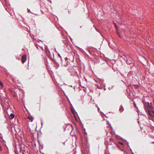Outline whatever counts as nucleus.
<instances>
[{
    "label": "nucleus",
    "instance_id": "nucleus-1",
    "mask_svg": "<svg viewBox=\"0 0 154 154\" xmlns=\"http://www.w3.org/2000/svg\"><path fill=\"white\" fill-rule=\"evenodd\" d=\"M95 82L98 84H96L97 88L99 89H102L104 86L103 82V80L102 79H98L95 80Z\"/></svg>",
    "mask_w": 154,
    "mask_h": 154
},
{
    "label": "nucleus",
    "instance_id": "nucleus-2",
    "mask_svg": "<svg viewBox=\"0 0 154 154\" xmlns=\"http://www.w3.org/2000/svg\"><path fill=\"white\" fill-rule=\"evenodd\" d=\"M46 53L49 58L51 60L53 59L52 55L51 54V53L48 49L46 50Z\"/></svg>",
    "mask_w": 154,
    "mask_h": 154
},
{
    "label": "nucleus",
    "instance_id": "nucleus-3",
    "mask_svg": "<svg viewBox=\"0 0 154 154\" xmlns=\"http://www.w3.org/2000/svg\"><path fill=\"white\" fill-rule=\"evenodd\" d=\"M126 63L128 64H130L132 63V59L130 57H128L127 58Z\"/></svg>",
    "mask_w": 154,
    "mask_h": 154
},
{
    "label": "nucleus",
    "instance_id": "nucleus-4",
    "mask_svg": "<svg viewBox=\"0 0 154 154\" xmlns=\"http://www.w3.org/2000/svg\"><path fill=\"white\" fill-rule=\"evenodd\" d=\"M26 54L22 56L21 58V61L22 63H23L26 61Z\"/></svg>",
    "mask_w": 154,
    "mask_h": 154
},
{
    "label": "nucleus",
    "instance_id": "nucleus-5",
    "mask_svg": "<svg viewBox=\"0 0 154 154\" xmlns=\"http://www.w3.org/2000/svg\"><path fill=\"white\" fill-rule=\"evenodd\" d=\"M148 113L149 116L152 117L154 116V111L152 110L151 111H150L148 110Z\"/></svg>",
    "mask_w": 154,
    "mask_h": 154
},
{
    "label": "nucleus",
    "instance_id": "nucleus-6",
    "mask_svg": "<svg viewBox=\"0 0 154 154\" xmlns=\"http://www.w3.org/2000/svg\"><path fill=\"white\" fill-rule=\"evenodd\" d=\"M145 106L148 108H150L152 107V106L148 102L145 103Z\"/></svg>",
    "mask_w": 154,
    "mask_h": 154
},
{
    "label": "nucleus",
    "instance_id": "nucleus-7",
    "mask_svg": "<svg viewBox=\"0 0 154 154\" xmlns=\"http://www.w3.org/2000/svg\"><path fill=\"white\" fill-rule=\"evenodd\" d=\"M27 119L28 121L32 122L33 121V118L32 116H28L27 118Z\"/></svg>",
    "mask_w": 154,
    "mask_h": 154
},
{
    "label": "nucleus",
    "instance_id": "nucleus-8",
    "mask_svg": "<svg viewBox=\"0 0 154 154\" xmlns=\"http://www.w3.org/2000/svg\"><path fill=\"white\" fill-rule=\"evenodd\" d=\"M114 144L116 145V146L119 148H120L119 146V144H120L122 145H123V144L122 142H119L118 143H114Z\"/></svg>",
    "mask_w": 154,
    "mask_h": 154
},
{
    "label": "nucleus",
    "instance_id": "nucleus-9",
    "mask_svg": "<svg viewBox=\"0 0 154 154\" xmlns=\"http://www.w3.org/2000/svg\"><path fill=\"white\" fill-rule=\"evenodd\" d=\"M63 43L66 46L69 44V41L68 40L63 41Z\"/></svg>",
    "mask_w": 154,
    "mask_h": 154
},
{
    "label": "nucleus",
    "instance_id": "nucleus-10",
    "mask_svg": "<svg viewBox=\"0 0 154 154\" xmlns=\"http://www.w3.org/2000/svg\"><path fill=\"white\" fill-rule=\"evenodd\" d=\"M124 110L123 107L122 105H121L120 107L119 110L121 112H122L124 111Z\"/></svg>",
    "mask_w": 154,
    "mask_h": 154
},
{
    "label": "nucleus",
    "instance_id": "nucleus-11",
    "mask_svg": "<svg viewBox=\"0 0 154 154\" xmlns=\"http://www.w3.org/2000/svg\"><path fill=\"white\" fill-rule=\"evenodd\" d=\"M53 62L58 67H59V64L57 62L56 60H55L54 59L53 60Z\"/></svg>",
    "mask_w": 154,
    "mask_h": 154
},
{
    "label": "nucleus",
    "instance_id": "nucleus-12",
    "mask_svg": "<svg viewBox=\"0 0 154 154\" xmlns=\"http://www.w3.org/2000/svg\"><path fill=\"white\" fill-rule=\"evenodd\" d=\"M68 69L70 72H75V69L73 68V67H72L70 69Z\"/></svg>",
    "mask_w": 154,
    "mask_h": 154
},
{
    "label": "nucleus",
    "instance_id": "nucleus-13",
    "mask_svg": "<svg viewBox=\"0 0 154 154\" xmlns=\"http://www.w3.org/2000/svg\"><path fill=\"white\" fill-rule=\"evenodd\" d=\"M69 47L70 48H71V45L69 44L68 45L66 46V48L68 49V51H70V49L69 48Z\"/></svg>",
    "mask_w": 154,
    "mask_h": 154
},
{
    "label": "nucleus",
    "instance_id": "nucleus-14",
    "mask_svg": "<svg viewBox=\"0 0 154 154\" xmlns=\"http://www.w3.org/2000/svg\"><path fill=\"white\" fill-rule=\"evenodd\" d=\"M0 85L1 86L2 88H3L4 87V85L3 83L0 81Z\"/></svg>",
    "mask_w": 154,
    "mask_h": 154
},
{
    "label": "nucleus",
    "instance_id": "nucleus-15",
    "mask_svg": "<svg viewBox=\"0 0 154 154\" xmlns=\"http://www.w3.org/2000/svg\"><path fill=\"white\" fill-rule=\"evenodd\" d=\"M10 116L11 118H13L14 116V115L13 113H11L10 114Z\"/></svg>",
    "mask_w": 154,
    "mask_h": 154
},
{
    "label": "nucleus",
    "instance_id": "nucleus-16",
    "mask_svg": "<svg viewBox=\"0 0 154 154\" xmlns=\"http://www.w3.org/2000/svg\"><path fill=\"white\" fill-rule=\"evenodd\" d=\"M109 140L112 142H113L114 141L112 137H110Z\"/></svg>",
    "mask_w": 154,
    "mask_h": 154
},
{
    "label": "nucleus",
    "instance_id": "nucleus-17",
    "mask_svg": "<svg viewBox=\"0 0 154 154\" xmlns=\"http://www.w3.org/2000/svg\"><path fill=\"white\" fill-rule=\"evenodd\" d=\"M118 35L120 37V33L118 32L117 31H116Z\"/></svg>",
    "mask_w": 154,
    "mask_h": 154
},
{
    "label": "nucleus",
    "instance_id": "nucleus-18",
    "mask_svg": "<svg viewBox=\"0 0 154 154\" xmlns=\"http://www.w3.org/2000/svg\"><path fill=\"white\" fill-rule=\"evenodd\" d=\"M48 49V48L47 47H45V51L46 52V49L47 50Z\"/></svg>",
    "mask_w": 154,
    "mask_h": 154
},
{
    "label": "nucleus",
    "instance_id": "nucleus-19",
    "mask_svg": "<svg viewBox=\"0 0 154 154\" xmlns=\"http://www.w3.org/2000/svg\"><path fill=\"white\" fill-rule=\"evenodd\" d=\"M1 149H2L1 147V146H0V151H1Z\"/></svg>",
    "mask_w": 154,
    "mask_h": 154
},
{
    "label": "nucleus",
    "instance_id": "nucleus-20",
    "mask_svg": "<svg viewBox=\"0 0 154 154\" xmlns=\"http://www.w3.org/2000/svg\"><path fill=\"white\" fill-rule=\"evenodd\" d=\"M124 154H128L126 152H124Z\"/></svg>",
    "mask_w": 154,
    "mask_h": 154
},
{
    "label": "nucleus",
    "instance_id": "nucleus-21",
    "mask_svg": "<svg viewBox=\"0 0 154 154\" xmlns=\"http://www.w3.org/2000/svg\"><path fill=\"white\" fill-rule=\"evenodd\" d=\"M41 48H42V50H44V49H43V47H42Z\"/></svg>",
    "mask_w": 154,
    "mask_h": 154
},
{
    "label": "nucleus",
    "instance_id": "nucleus-22",
    "mask_svg": "<svg viewBox=\"0 0 154 154\" xmlns=\"http://www.w3.org/2000/svg\"><path fill=\"white\" fill-rule=\"evenodd\" d=\"M17 59H18V60H20V58H17Z\"/></svg>",
    "mask_w": 154,
    "mask_h": 154
},
{
    "label": "nucleus",
    "instance_id": "nucleus-23",
    "mask_svg": "<svg viewBox=\"0 0 154 154\" xmlns=\"http://www.w3.org/2000/svg\"><path fill=\"white\" fill-rule=\"evenodd\" d=\"M134 106H135V105H136L135 103H134Z\"/></svg>",
    "mask_w": 154,
    "mask_h": 154
},
{
    "label": "nucleus",
    "instance_id": "nucleus-24",
    "mask_svg": "<svg viewBox=\"0 0 154 154\" xmlns=\"http://www.w3.org/2000/svg\"><path fill=\"white\" fill-rule=\"evenodd\" d=\"M15 150H16V149H15ZM16 152H17V151H15V153H16Z\"/></svg>",
    "mask_w": 154,
    "mask_h": 154
},
{
    "label": "nucleus",
    "instance_id": "nucleus-25",
    "mask_svg": "<svg viewBox=\"0 0 154 154\" xmlns=\"http://www.w3.org/2000/svg\"><path fill=\"white\" fill-rule=\"evenodd\" d=\"M15 150H16V149H15ZM16 152H17V151H15V153H16Z\"/></svg>",
    "mask_w": 154,
    "mask_h": 154
},
{
    "label": "nucleus",
    "instance_id": "nucleus-26",
    "mask_svg": "<svg viewBox=\"0 0 154 154\" xmlns=\"http://www.w3.org/2000/svg\"><path fill=\"white\" fill-rule=\"evenodd\" d=\"M63 144L64 145H65V143L64 142L63 143Z\"/></svg>",
    "mask_w": 154,
    "mask_h": 154
},
{
    "label": "nucleus",
    "instance_id": "nucleus-27",
    "mask_svg": "<svg viewBox=\"0 0 154 154\" xmlns=\"http://www.w3.org/2000/svg\"><path fill=\"white\" fill-rule=\"evenodd\" d=\"M109 144H110V145H111V144H112V143H109Z\"/></svg>",
    "mask_w": 154,
    "mask_h": 154
},
{
    "label": "nucleus",
    "instance_id": "nucleus-28",
    "mask_svg": "<svg viewBox=\"0 0 154 154\" xmlns=\"http://www.w3.org/2000/svg\"><path fill=\"white\" fill-rule=\"evenodd\" d=\"M115 26H116V23H115Z\"/></svg>",
    "mask_w": 154,
    "mask_h": 154
},
{
    "label": "nucleus",
    "instance_id": "nucleus-29",
    "mask_svg": "<svg viewBox=\"0 0 154 154\" xmlns=\"http://www.w3.org/2000/svg\"><path fill=\"white\" fill-rule=\"evenodd\" d=\"M36 48H37L38 49V47L37 46Z\"/></svg>",
    "mask_w": 154,
    "mask_h": 154
},
{
    "label": "nucleus",
    "instance_id": "nucleus-30",
    "mask_svg": "<svg viewBox=\"0 0 154 154\" xmlns=\"http://www.w3.org/2000/svg\"><path fill=\"white\" fill-rule=\"evenodd\" d=\"M59 55V56L61 58V56H60V55Z\"/></svg>",
    "mask_w": 154,
    "mask_h": 154
},
{
    "label": "nucleus",
    "instance_id": "nucleus-31",
    "mask_svg": "<svg viewBox=\"0 0 154 154\" xmlns=\"http://www.w3.org/2000/svg\"><path fill=\"white\" fill-rule=\"evenodd\" d=\"M127 144H128V142H127Z\"/></svg>",
    "mask_w": 154,
    "mask_h": 154
}]
</instances>
